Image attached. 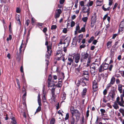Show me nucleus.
<instances>
[{
    "mask_svg": "<svg viewBox=\"0 0 124 124\" xmlns=\"http://www.w3.org/2000/svg\"><path fill=\"white\" fill-rule=\"evenodd\" d=\"M124 96V89H123V95H121L120 98L118 96L117 98L116 101L114 102V104L113 105V107L115 109H117L119 108V107L117 103H118L120 106L124 107V101L123 98Z\"/></svg>",
    "mask_w": 124,
    "mask_h": 124,
    "instance_id": "obj_1",
    "label": "nucleus"
},
{
    "mask_svg": "<svg viewBox=\"0 0 124 124\" xmlns=\"http://www.w3.org/2000/svg\"><path fill=\"white\" fill-rule=\"evenodd\" d=\"M89 79H86L85 77H83L79 79L76 80L75 81V83L78 86L77 87V89L78 90V89L79 86L80 85H81L83 86L86 85L87 81Z\"/></svg>",
    "mask_w": 124,
    "mask_h": 124,
    "instance_id": "obj_2",
    "label": "nucleus"
},
{
    "mask_svg": "<svg viewBox=\"0 0 124 124\" xmlns=\"http://www.w3.org/2000/svg\"><path fill=\"white\" fill-rule=\"evenodd\" d=\"M46 42L45 43V45L46 46L47 49V52L46 53L47 54V56L50 55V54H51L52 53V43L49 42V43L48 42V40H46Z\"/></svg>",
    "mask_w": 124,
    "mask_h": 124,
    "instance_id": "obj_3",
    "label": "nucleus"
},
{
    "mask_svg": "<svg viewBox=\"0 0 124 124\" xmlns=\"http://www.w3.org/2000/svg\"><path fill=\"white\" fill-rule=\"evenodd\" d=\"M62 49L59 50H57L55 54V58L57 60L59 61L61 60V58L62 56H64L65 55L64 54L62 53Z\"/></svg>",
    "mask_w": 124,
    "mask_h": 124,
    "instance_id": "obj_4",
    "label": "nucleus"
},
{
    "mask_svg": "<svg viewBox=\"0 0 124 124\" xmlns=\"http://www.w3.org/2000/svg\"><path fill=\"white\" fill-rule=\"evenodd\" d=\"M52 78L51 75L49 74L47 80V86L48 88L54 86V81L53 80H52Z\"/></svg>",
    "mask_w": 124,
    "mask_h": 124,
    "instance_id": "obj_5",
    "label": "nucleus"
},
{
    "mask_svg": "<svg viewBox=\"0 0 124 124\" xmlns=\"http://www.w3.org/2000/svg\"><path fill=\"white\" fill-rule=\"evenodd\" d=\"M81 57L80 58V62H85L88 57L89 54L87 52H83L81 54Z\"/></svg>",
    "mask_w": 124,
    "mask_h": 124,
    "instance_id": "obj_6",
    "label": "nucleus"
},
{
    "mask_svg": "<svg viewBox=\"0 0 124 124\" xmlns=\"http://www.w3.org/2000/svg\"><path fill=\"white\" fill-rule=\"evenodd\" d=\"M73 57L74 58V61L76 63H78L80 59V54L79 53H78L74 54Z\"/></svg>",
    "mask_w": 124,
    "mask_h": 124,
    "instance_id": "obj_7",
    "label": "nucleus"
},
{
    "mask_svg": "<svg viewBox=\"0 0 124 124\" xmlns=\"http://www.w3.org/2000/svg\"><path fill=\"white\" fill-rule=\"evenodd\" d=\"M98 88V84L97 82L95 80L93 82V91H96L97 90Z\"/></svg>",
    "mask_w": 124,
    "mask_h": 124,
    "instance_id": "obj_8",
    "label": "nucleus"
},
{
    "mask_svg": "<svg viewBox=\"0 0 124 124\" xmlns=\"http://www.w3.org/2000/svg\"><path fill=\"white\" fill-rule=\"evenodd\" d=\"M75 116L76 118V120L77 122H78L80 117V113L79 112L78 110L77 109L75 110Z\"/></svg>",
    "mask_w": 124,
    "mask_h": 124,
    "instance_id": "obj_9",
    "label": "nucleus"
},
{
    "mask_svg": "<svg viewBox=\"0 0 124 124\" xmlns=\"http://www.w3.org/2000/svg\"><path fill=\"white\" fill-rule=\"evenodd\" d=\"M70 38L69 37H68L64 40L63 44H67V45L66 46V47H68L69 45V44L70 42Z\"/></svg>",
    "mask_w": 124,
    "mask_h": 124,
    "instance_id": "obj_10",
    "label": "nucleus"
},
{
    "mask_svg": "<svg viewBox=\"0 0 124 124\" xmlns=\"http://www.w3.org/2000/svg\"><path fill=\"white\" fill-rule=\"evenodd\" d=\"M119 31H122L124 30V21H122L119 25Z\"/></svg>",
    "mask_w": 124,
    "mask_h": 124,
    "instance_id": "obj_11",
    "label": "nucleus"
},
{
    "mask_svg": "<svg viewBox=\"0 0 124 124\" xmlns=\"http://www.w3.org/2000/svg\"><path fill=\"white\" fill-rule=\"evenodd\" d=\"M74 57L72 58V57H69L68 58V62H67V65L70 66L72 64H73L74 62Z\"/></svg>",
    "mask_w": 124,
    "mask_h": 124,
    "instance_id": "obj_12",
    "label": "nucleus"
},
{
    "mask_svg": "<svg viewBox=\"0 0 124 124\" xmlns=\"http://www.w3.org/2000/svg\"><path fill=\"white\" fill-rule=\"evenodd\" d=\"M51 54H50V56H49L48 57L47 56V54H46V70H47L48 68V66L49 64V60L50 59V56L51 55Z\"/></svg>",
    "mask_w": 124,
    "mask_h": 124,
    "instance_id": "obj_13",
    "label": "nucleus"
},
{
    "mask_svg": "<svg viewBox=\"0 0 124 124\" xmlns=\"http://www.w3.org/2000/svg\"><path fill=\"white\" fill-rule=\"evenodd\" d=\"M70 121L71 124H76V121L74 116L70 117Z\"/></svg>",
    "mask_w": 124,
    "mask_h": 124,
    "instance_id": "obj_14",
    "label": "nucleus"
},
{
    "mask_svg": "<svg viewBox=\"0 0 124 124\" xmlns=\"http://www.w3.org/2000/svg\"><path fill=\"white\" fill-rule=\"evenodd\" d=\"M110 97L108 95L107 97L104 96L103 98V102L105 103H106L108 101H109L110 99Z\"/></svg>",
    "mask_w": 124,
    "mask_h": 124,
    "instance_id": "obj_15",
    "label": "nucleus"
},
{
    "mask_svg": "<svg viewBox=\"0 0 124 124\" xmlns=\"http://www.w3.org/2000/svg\"><path fill=\"white\" fill-rule=\"evenodd\" d=\"M86 8L85 6L83 7H82V9L83 11V12L85 13H87V15H89V13H90V8H88L86 10Z\"/></svg>",
    "mask_w": 124,
    "mask_h": 124,
    "instance_id": "obj_16",
    "label": "nucleus"
},
{
    "mask_svg": "<svg viewBox=\"0 0 124 124\" xmlns=\"http://www.w3.org/2000/svg\"><path fill=\"white\" fill-rule=\"evenodd\" d=\"M96 14L95 13L93 14V16H92L91 20V22L93 23H96Z\"/></svg>",
    "mask_w": 124,
    "mask_h": 124,
    "instance_id": "obj_17",
    "label": "nucleus"
},
{
    "mask_svg": "<svg viewBox=\"0 0 124 124\" xmlns=\"http://www.w3.org/2000/svg\"><path fill=\"white\" fill-rule=\"evenodd\" d=\"M99 66V64L93 63L90 66L91 69H96V68Z\"/></svg>",
    "mask_w": 124,
    "mask_h": 124,
    "instance_id": "obj_18",
    "label": "nucleus"
},
{
    "mask_svg": "<svg viewBox=\"0 0 124 124\" xmlns=\"http://www.w3.org/2000/svg\"><path fill=\"white\" fill-rule=\"evenodd\" d=\"M115 95V91H111L108 94L109 96L112 98V100L114 99Z\"/></svg>",
    "mask_w": 124,
    "mask_h": 124,
    "instance_id": "obj_19",
    "label": "nucleus"
},
{
    "mask_svg": "<svg viewBox=\"0 0 124 124\" xmlns=\"http://www.w3.org/2000/svg\"><path fill=\"white\" fill-rule=\"evenodd\" d=\"M83 74L84 76L86 75V76H85L84 77H85L86 79H89V73L88 71L85 70L83 71Z\"/></svg>",
    "mask_w": 124,
    "mask_h": 124,
    "instance_id": "obj_20",
    "label": "nucleus"
},
{
    "mask_svg": "<svg viewBox=\"0 0 124 124\" xmlns=\"http://www.w3.org/2000/svg\"><path fill=\"white\" fill-rule=\"evenodd\" d=\"M101 65L104 70L107 69L109 66V65L108 64L104 63H103Z\"/></svg>",
    "mask_w": 124,
    "mask_h": 124,
    "instance_id": "obj_21",
    "label": "nucleus"
},
{
    "mask_svg": "<svg viewBox=\"0 0 124 124\" xmlns=\"http://www.w3.org/2000/svg\"><path fill=\"white\" fill-rule=\"evenodd\" d=\"M10 118L12 120L11 122V123L12 124H17L15 117H10Z\"/></svg>",
    "mask_w": 124,
    "mask_h": 124,
    "instance_id": "obj_22",
    "label": "nucleus"
},
{
    "mask_svg": "<svg viewBox=\"0 0 124 124\" xmlns=\"http://www.w3.org/2000/svg\"><path fill=\"white\" fill-rule=\"evenodd\" d=\"M90 72L92 76H94L96 74V69H91Z\"/></svg>",
    "mask_w": 124,
    "mask_h": 124,
    "instance_id": "obj_23",
    "label": "nucleus"
},
{
    "mask_svg": "<svg viewBox=\"0 0 124 124\" xmlns=\"http://www.w3.org/2000/svg\"><path fill=\"white\" fill-rule=\"evenodd\" d=\"M66 94L64 92L62 93L61 95V98H62V100H64L66 99Z\"/></svg>",
    "mask_w": 124,
    "mask_h": 124,
    "instance_id": "obj_24",
    "label": "nucleus"
},
{
    "mask_svg": "<svg viewBox=\"0 0 124 124\" xmlns=\"http://www.w3.org/2000/svg\"><path fill=\"white\" fill-rule=\"evenodd\" d=\"M77 41L78 40L77 39H76V37H75L73 39L72 44L73 45H76L77 44Z\"/></svg>",
    "mask_w": 124,
    "mask_h": 124,
    "instance_id": "obj_25",
    "label": "nucleus"
},
{
    "mask_svg": "<svg viewBox=\"0 0 124 124\" xmlns=\"http://www.w3.org/2000/svg\"><path fill=\"white\" fill-rule=\"evenodd\" d=\"M96 2L97 5L99 6H101L103 3L102 1L99 0H96Z\"/></svg>",
    "mask_w": 124,
    "mask_h": 124,
    "instance_id": "obj_26",
    "label": "nucleus"
},
{
    "mask_svg": "<svg viewBox=\"0 0 124 124\" xmlns=\"http://www.w3.org/2000/svg\"><path fill=\"white\" fill-rule=\"evenodd\" d=\"M104 70L101 65L98 68V71L99 72H102L104 71Z\"/></svg>",
    "mask_w": 124,
    "mask_h": 124,
    "instance_id": "obj_27",
    "label": "nucleus"
},
{
    "mask_svg": "<svg viewBox=\"0 0 124 124\" xmlns=\"http://www.w3.org/2000/svg\"><path fill=\"white\" fill-rule=\"evenodd\" d=\"M19 15L17 14L16 15V19L17 21H18L19 22V23L21 24V22L19 18Z\"/></svg>",
    "mask_w": 124,
    "mask_h": 124,
    "instance_id": "obj_28",
    "label": "nucleus"
},
{
    "mask_svg": "<svg viewBox=\"0 0 124 124\" xmlns=\"http://www.w3.org/2000/svg\"><path fill=\"white\" fill-rule=\"evenodd\" d=\"M122 86L121 85H119L118 87V90L121 93H122L123 92V90L122 88Z\"/></svg>",
    "mask_w": 124,
    "mask_h": 124,
    "instance_id": "obj_29",
    "label": "nucleus"
},
{
    "mask_svg": "<svg viewBox=\"0 0 124 124\" xmlns=\"http://www.w3.org/2000/svg\"><path fill=\"white\" fill-rule=\"evenodd\" d=\"M31 29H30L29 30L28 32L27 33V34L26 37V41L27 42L28 41V40H29V39L30 38L29 37L30 34V33L31 31Z\"/></svg>",
    "mask_w": 124,
    "mask_h": 124,
    "instance_id": "obj_30",
    "label": "nucleus"
},
{
    "mask_svg": "<svg viewBox=\"0 0 124 124\" xmlns=\"http://www.w3.org/2000/svg\"><path fill=\"white\" fill-rule=\"evenodd\" d=\"M115 78L114 77H112L110 83L112 85H113L115 82Z\"/></svg>",
    "mask_w": 124,
    "mask_h": 124,
    "instance_id": "obj_31",
    "label": "nucleus"
},
{
    "mask_svg": "<svg viewBox=\"0 0 124 124\" xmlns=\"http://www.w3.org/2000/svg\"><path fill=\"white\" fill-rule=\"evenodd\" d=\"M87 92V89L86 88H85L83 89V92H82V96H84L86 94V92Z\"/></svg>",
    "mask_w": 124,
    "mask_h": 124,
    "instance_id": "obj_32",
    "label": "nucleus"
},
{
    "mask_svg": "<svg viewBox=\"0 0 124 124\" xmlns=\"http://www.w3.org/2000/svg\"><path fill=\"white\" fill-rule=\"evenodd\" d=\"M55 120L54 118H52L50 121V124H54L55 122Z\"/></svg>",
    "mask_w": 124,
    "mask_h": 124,
    "instance_id": "obj_33",
    "label": "nucleus"
},
{
    "mask_svg": "<svg viewBox=\"0 0 124 124\" xmlns=\"http://www.w3.org/2000/svg\"><path fill=\"white\" fill-rule=\"evenodd\" d=\"M100 111L101 112V115L102 116H104L105 115L104 114V113H105L106 112L105 110L103 109H101L100 110Z\"/></svg>",
    "mask_w": 124,
    "mask_h": 124,
    "instance_id": "obj_34",
    "label": "nucleus"
},
{
    "mask_svg": "<svg viewBox=\"0 0 124 124\" xmlns=\"http://www.w3.org/2000/svg\"><path fill=\"white\" fill-rule=\"evenodd\" d=\"M62 82L60 81H59L58 83H57L56 85V86L59 87H61L62 86L61 84Z\"/></svg>",
    "mask_w": 124,
    "mask_h": 124,
    "instance_id": "obj_35",
    "label": "nucleus"
},
{
    "mask_svg": "<svg viewBox=\"0 0 124 124\" xmlns=\"http://www.w3.org/2000/svg\"><path fill=\"white\" fill-rule=\"evenodd\" d=\"M16 83L17 84L18 86V89H19L20 90V83L19 81V79H18L17 78L16 79Z\"/></svg>",
    "mask_w": 124,
    "mask_h": 124,
    "instance_id": "obj_36",
    "label": "nucleus"
},
{
    "mask_svg": "<svg viewBox=\"0 0 124 124\" xmlns=\"http://www.w3.org/2000/svg\"><path fill=\"white\" fill-rule=\"evenodd\" d=\"M45 96H45L44 95H43V96L42 97L43 102L44 103L46 102V99Z\"/></svg>",
    "mask_w": 124,
    "mask_h": 124,
    "instance_id": "obj_37",
    "label": "nucleus"
},
{
    "mask_svg": "<svg viewBox=\"0 0 124 124\" xmlns=\"http://www.w3.org/2000/svg\"><path fill=\"white\" fill-rule=\"evenodd\" d=\"M61 78L59 79V80L61 79H63L64 78L65 76L63 72H61Z\"/></svg>",
    "mask_w": 124,
    "mask_h": 124,
    "instance_id": "obj_38",
    "label": "nucleus"
},
{
    "mask_svg": "<svg viewBox=\"0 0 124 124\" xmlns=\"http://www.w3.org/2000/svg\"><path fill=\"white\" fill-rule=\"evenodd\" d=\"M36 21V20L33 17H32L31 18V24L32 25H34V23Z\"/></svg>",
    "mask_w": 124,
    "mask_h": 124,
    "instance_id": "obj_39",
    "label": "nucleus"
},
{
    "mask_svg": "<svg viewBox=\"0 0 124 124\" xmlns=\"http://www.w3.org/2000/svg\"><path fill=\"white\" fill-rule=\"evenodd\" d=\"M108 72H104L103 74H102L101 75H103V77H105L106 78H107L108 76Z\"/></svg>",
    "mask_w": 124,
    "mask_h": 124,
    "instance_id": "obj_40",
    "label": "nucleus"
},
{
    "mask_svg": "<svg viewBox=\"0 0 124 124\" xmlns=\"http://www.w3.org/2000/svg\"><path fill=\"white\" fill-rule=\"evenodd\" d=\"M94 38V36H92L88 41V42L89 43H91L93 40Z\"/></svg>",
    "mask_w": 124,
    "mask_h": 124,
    "instance_id": "obj_41",
    "label": "nucleus"
},
{
    "mask_svg": "<svg viewBox=\"0 0 124 124\" xmlns=\"http://www.w3.org/2000/svg\"><path fill=\"white\" fill-rule=\"evenodd\" d=\"M88 19V18L87 17H85L83 18L82 20L84 22H86L87 21Z\"/></svg>",
    "mask_w": 124,
    "mask_h": 124,
    "instance_id": "obj_42",
    "label": "nucleus"
},
{
    "mask_svg": "<svg viewBox=\"0 0 124 124\" xmlns=\"http://www.w3.org/2000/svg\"><path fill=\"white\" fill-rule=\"evenodd\" d=\"M41 107L40 106H39L36 110L35 113H37L39 112L41 110Z\"/></svg>",
    "mask_w": 124,
    "mask_h": 124,
    "instance_id": "obj_43",
    "label": "nucleus"
},
{
    "mask_svg": "<svg viewBox=\"0 0 124 124\" xmlns=\"http://www.w3.org/2000/svg\"><path fill=\"white\" fill-rule=\"evenodd\" d=\"M83 35L81 34L79 35L78 36V40H81L83 38Z\"/></svg>",
    "mask_w": 124,
    "mask_h": 124,
    "instance_id": "obj_44",
    "label": "nucleus"
},
{
    "mask_svg": "<svg viewBox=\"0 0 124 124\" xmlns=\"http://www.w3.org/2000/svg\"><path fill=\"white\" fill-rule=\"evenodd\" d=\"M119 111L121 113L123 116H124V110L122 108H120L119 110Z\"/></svg>",
    "mask_w": 124,
    "mask_h": 124,
    "instance_id": "obj_45",
    "label": "nucleus"
},
{
    "mask_svg": "<svg viewBox=\"0 0 124 124\" xmlns=\"http://www.w3.org/2000/svg\"><path fill=\"white\" fill-rule=\"evenodd\" d=\"M93 4V1H89V5H87V6L88 7L89 6H91Z\"/></svg>",
    "mask_w": 124,
    "mask_h": 124,
    "instance_id": "obj_46",
    "label": "nucleus"
},
{
    "mask_svg": "<svg viewBox=\"0 0 124 124\" xmlns=\"http://www.w3.org/2000/svg\"><path fill=\"white\" fill-rule=\"evenodd\" d=\"M12 38L11 35L9 34L8 37L7 38V40L8 41L9 40H11L12 39Z\"/></svg>",
    "mask_w": 124,
    "mask_h": 124,
    "instance_id": "obj_47",
    "label": "nucleus"
},
{
    "mask_svg": "<svg viewBox=\"0 0 124 124\" xmlns=\"http://www.w3.org/2000/svg\"><path fill=\"white\" fill-rule=\"evenodd\" d=\"M57 28V26L56 25H53L51 26V29L52 30L56 29Z\"/></svg>",
    "mask_w": 124,
    "mask_h": 124,
    "instance_id": "obj_48",
    "label": "nucleus"
},
{
    "mask_svg": "<svg viewBox=\"0 0 124 124\" xmlns=\"http://www.w3.org/2000/svg\"><path fill=\"white\" fill-rule=\"evenodd\" d=\"M84 3L83 1H80L79 2V4L81 7H83L84 6Z\"/></svg>",
    "mask_w": 124,
    "mask_h": 124,
    "instance_id": "obj_49",
    "label": "nucleus"
},
{
    "mask_svg": "<svg viewBox=\"0 0 124 124\" xmlns=\"http://www.w3.org/2000/svg\"><path fill=\"white\" fill-rule=\"evenodd\" d=\"M69 113H68L66 114L65 117V120H67L68 119L69 117Z\"/></svg>",
    "mask_w": 124,
    "mask_h": 124,
    "instance_id": "obj_50",
    "label": "nucleus"
},
{
    "mask_svg": "<svg viewBox=\"0 0 124 124\" xmlns=\"http://www.w3.org/2000/svg\"><path fill=\"white\" fill-rule=\"evenodd\" d=\"M119 41V40H118V41H117L116 42H115V43L114 45L113 46H112V47L114 48H116V45H117L118 43H119L118 42Z\"/></svg>",
    "mask_w": 124,
    "mask_h": 124,
    "instance_id": "obj_51",
    "label": "nucleus"
},
{
    "mask_svg": "<svg viewBox=\"0 0 124 124\" xmlns=\"http://www.w3.org/2000/svg\"><path fill=\"white\" fill-rule=\"evenodd\" d=\"M21 10L19 7H17L16 8V12L17 13H20Z\"/></svg>",
    "mask_w": 124,
    "mask_h": 124,
    "instance_id": "obj_52",
    "label": "nucleus"
},
{
    "mask_svg": "<svg viewBox=\"0 0 124 124\" xmlns=\"http://www.w3.org/2000/svg\"><path fill=\"white\" fill-rule=\"evenodd\" d=\"M30 23V20L29 19H27L25 22V24H26V26H28L29 24Z\"/></svg>",
    "mask_w": 124,
    "mask_h": 124,
    "instance_id": "obj_53",
    "label": "nucleus"
},
{
    "mask_svg": "<svg viewBox=\"0 0 124 124\" xmlns=\"http://www.w3.org/2000/svg\"><path fill=\"white\" fill-rule=\"evenodd\" d=\"M60 16V15L57 13L55 14V18L56 19L58 18Z\"/></svg>",
    "mask_w": 124,
    "mask_h": 124,
    "instance_id": "obj_54",
    "label": "nucleus"
},
{
    "mask_svg": "<svg viewBox=\"0 0 124 124\" xmlns=\"http://www.w3.org/2000/svg\"><path fill=\"white\" fill-rule=\"evenodd\" d=\"M86 47V45L85 44H82L80 46L79 49H81L82 48H84Z\"/></svg>",
    "mask_w": 124,
    "mask_h": 124,
    "instance_id": "obj_55",
    "label": "nucleus"
},
{
    "mask_svg": "<svg viewBox=\"0 0 124 124\" xmlns=\"http://www.w3.org/2000/svg\"><path fill=\"white\" fill-rule=\"evenodd\" d=\"M70 112L71 114V115L70 117L74 116L75 113V110L70 111Z\"/></svg>",
    "mask_w": 124,
    "mask_h": 124,
    "instance_id": "obj_56",
    "label": "nucleus"
},
{
    "mask_svg": "<svg viewBox=\"0 0 124 124\" xmlns=\"http://www.w3.org/2000/svg\"><path fill=\"white\" fill-rule=\"evenodd\" d=\"M67 31L66 28H64L62 30V32L66 34L67 33Z\"/></svg>",
    "mask_w": 124,
    "mask_h": 124,
    "instance_id": "obj_57",
    "label": "nucleus"
},
{
    "mask_svg": "<svg viewBox=\"0 0 124 124\" xmlns=\"http://www.w3.org/2000/svg\"><path fill=\"white\" fill-rule=\"evenodd\" d=\"M52 93V98H53V100L54 101L56 98V96L55 95V93Z\"/></svg>",
    "mask_w": 124,
    "mask_h": 124,
    "instance_id": "obj_58",
    "label": "nucleus"
},
{
    "mask_svg": "<svg viewBox=\"0 0 124 124\" xmlns=\"http://www.w3.org/2000/svg\"><path fill=\"white\" fill-rule=\"evenodd\" d=\"M75 22L73 21H72L71 24H70V26L71 27H73L75 25Z\"/></svg>",
    "mask_w": 124,
    "mask_h": 124,
    "instance_id": "obj_59",
    "label": "nucleus"
},
{
    "mask_svg": "<svg viewBox=\"0 0 124 124\" xmlns=\"http://www.w3.org/2000/svg\"><path fill=\"white\" fill-rule=\"evenodd\" d=\"M56 107V109L57 110H58L60 108L59 107V102L57 103V104H56L55 105Z\"/></svg>",
    "mask_w": 124,
    "mask_h": 124,
    "instance_id": "obj_60",
    "label": "nucleus"
},
{
    "mask_svg": "<svg viewBox=\"0 0 124 124\" xmlns=\"http://www.w3.org/2000/svg\"><path fill=\"white\" fill-rule=\"evenodd\" d=\"M57 13L60 15L62 13V11L60 9H58L57 10Z\"/></svg>",
    "mask_w": 124,
    "mask_h": 124,
    "instance_id": "obj_61",
    "label": "nucleus"
},
{
    "mask_svg": "<svg viewBox=\"0 0 124 124\" xmlns=\"http://www.w3.org/2000/svg\"><path fill=\"white\" fill-rule=\"evenodd\" d=\"M107 93V90L106 89H105L103 91V93L104 95L105 96Z\"/></svg>",
    "mask_w": 124,
    "mask_h": 124,
    "instance_id": "obj_62",
    "label": "nucleus"
},
{
    "mask_svg": "<svg viewBox=\"0 0 124 124\" xmlns=\"http://www.w3.org/2000/svg\"><path fill=\"white\" fill-rule=\"evenodd\" d=\"M81 31L83 32H84L85 31V26H84V27L81 28Z\"/></svg>",
    "mask_w": 124,
    "mask_h": 124,
    "instance_id": "obj_63",
    "label": "nucleus"
},
{
    "mask_svg": "<svg viewBox=\"0 0 124 124\" xmlns=\"http://www.w3.org/2000/svg\"><path fill=\"white\" fill-rule=\"evenodd\" d=\"M98 41L94 39L93 40L92 44L94 45H96Z\"/></svg>",
    "mask_w": 124,
    "mask_h": 124,
    "instance_id": "obj_64",
    "label": "nucleus"
}]
</instances>
